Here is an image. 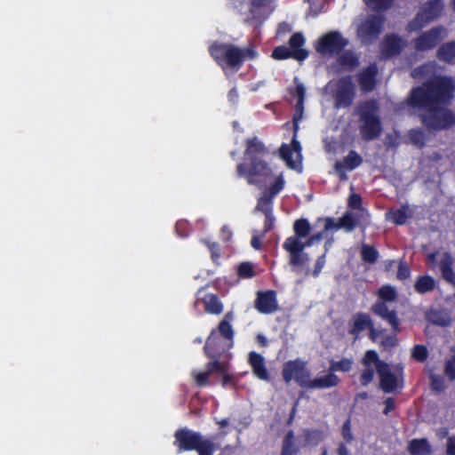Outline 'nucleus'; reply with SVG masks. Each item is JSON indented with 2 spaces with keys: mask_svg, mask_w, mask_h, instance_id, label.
<instances>
[{
  "mask_svg": "<svg viewBox=\"0 0 455 455\" xmlns=\"http://www.w3.org/2000/svg\"><path fill=\"white\" fill-rule=\"evenodd\" d=\"M266 148L256 138L247 141L244 162L237 168L240 175L247 178L250 183H265L270 187L259 199L257 209L266 214L267 229L274 220L270 214L271 201L284 186L283 173L275 172L265 162Z\"/></svg>",
  "mask_w": 455,
  "mask_h": 455,
  "instance_id": "obj_1",
  "label": "nucleus"
},
{
  "mask_svg": "<svg viewBox=\"0 0 455 455\" xmlns=\"http://www.w3.org/2000/svg\"><path fill=\"white\" fill-rule=\"evenodd\" d=\"M454 90L455 84L451 78L437 76L414 90L409 103L424 109L422 121L429 129L449 128L455 124V115L442 105L451 99Z\"/></svg>",
  "mask_w": 455,
  "mask_h": 455,
  "instance_id": "obj_2",
  "label": "nucleus"
},
{
  "mask_svg": "<svg viewBox=\"0 0 455 455\" xmlns=\"http://www.w3.org/2000/svg\"><path fill=\"white\" fill-rule=\"evenodd\" d=\"M323 222V231L315 234L308 237L311 230L309 222L307 220H296L293 224L294 234L285 239L283 248L288 253V262L291 270L297 274L309 275L308 264L310 258L305 248L309 247L315 242H319L323 237L325 232L330 229H339L343 228L348 231L352 230L358 220H355L354 212H350L345 214L339 221L334 223L331 219H325Z\"/></svg>",
  "mask_w": 455,
  "mask_h": 455,
  "instance_id": "obj_3",
  "label": "nucleus"
},
{
  "mask_svg": "<svg viewBox=\"0 0 455 455\" xmlns=\"http://www.w3.org/2000/svg\"><path fill=\"white\" fill-rule=\"evenodd\" d=\"M363 365L364 371L361 379L363 385L372 380L374 371H376L380 379V386L385 392H391L401 386L403 368L400 365L389 366L380 361L375 351L369 350L365 353Z\"/></svg>",
  "mask_w": 455,
  "mask_h": 455,
  "instance_id": "obj_4",
  "label": "nucleus"
},
{
  "mask_svg": "<svg viewBox=\"0 0 455 455\" xmlns=\"http://www.w3.org/2000/svg\"><path fill=\"white\" fill-rule=\"evenodd\" d=\"M212 56L222 66L226 74L236 70L244 57L254 58L256 53L251 49L239 50L228 44H213L211 49Z\"/></svg>",
  "mask_w": 455,
  "mask_h": 455,
  "instance_id": "obj_5",
  "label": "nucleus"
},
{
  "mask_svg": "<svg viewBox=\"0 0 455 455\" xmlns=\"http://www.w3.org/2000/svg\"><path fill=\"white\" fill-rule=\"evenodd\" d=\"M231 314H227L217 330L212 331L204 347L206 355L214 358L217 355L230 349L233 346V330L228 320Z\"/></svg>",
  "mask_w": 455,
  "mask_h": 455,
  "instance_id": "obj_6",
  "label": "nucleus"
},
{
  "mask_svg": "<svg viewBox=\"0 0 455 455\" xmlns=\"http://www.w3.org/2000/svg\"><path fill=\"white\" fill-rule=\"evenodd\" d=\"M175 444L180 451L196 450L199 455H212L216 450V445L208 439L188 429H181L175 434Z\"/></svg>",
  "mask_w": 455,
  "mask_h": 455,
  "instance_id": "obj_7",
  "label": "nucleus"
},
{
  "mask_svg": "<svg viewBox=\"0 0 455 455\" xmlns=\"http://www.w3.org/2000/svg\"><path fill=\"white\" fill-rule=\"evenodd\" d=\"M360 131L365 140H371L379 136L381 131L378 108L374 101L366 102L360 107Z\"/></svg>",
  "mask_w": 455,
  "mask_h": 455,
  "instance_id": "obj_8",
  "label": "nucleus"
},
{
  "mask_svg": "<svg viewBox=\"0 0 455 455\" xmlns=\"http://www.w3.org/2000/svg\"><path fill=\"white\" fill-rule=\"evenodd\" d=\"M326 91L332 97L336 108L348 107L354 98V85L348 77L331 81Z\"/></svg>",
  "mask_w": 455,
  "mask_h": 455,
  "instance_id": "obj_9",
  "label": "nucleus"
},
{
  "mask_svg": "<svg viewBox=\"0 0 455 455\" xmlns=\"http://www.w3.org/2000/svg\"><path fill=\"white\" fill-rule=\"evenodd\" d=\"M283 377L286 382L295 380L301 387H307L311 373L306 367V363L297 359L284 364Z\"/></svg>",
  "mask_w": 455,
  "mask_h": 455,
  "instance_id": "obj_10",
  "label": "nucleus"
},
{
  "mask_svg": "<svg viewBox=\"0 0 455 455\" xmlns=\"http://www.w3.org/2000/svg\"><path fill=\"white\" fill-rule=\"evenodd\" d=\"M443 9L441 0H432L424 4L420 12L413 21L409 24L410 30H417L424 27L427 22L437 18Z\"/></svg>",
  "mask_w": 455,
  "mask_h": 455,
  "instance_id": "obj_11",
  "label": "nucleus"
},
{
  "mask_svg": "<svg viewBox=\"0 0 455 455\" xmlns=\"http://www.w3.org/2000/svg\"><path fill=\"white\" fill-rule=\"evenodd\" d=\"M347 41L339 32H329L316 43L315 49L322 55H332L339 52Z\"/></svg>",
  "mask_w": 455,
  "mask_h": 455,
  "instance_id": "obj_12",
  "label": "nucleus"
},
{
  "mask_svg": "<svg viewBox=\"0 0 455 455\" xmlns=\"http://www.w3.org/2000/svg\"><path fill=\"white\" fill-rule=\"evenodd\" d=\"M228 364L224 361L212 360L208 364L206 371L194 370L191 372V376L194 381L198 386H206L208 384L209 375L212 372H219L224 374L223 384H227L230 377L226 374Z\"/></svg>",
  "mask_w": 455,
  "mask_h": 455,
  "instance_id": "obj_13",
  "label": "nucleus"
},
{
  "mask_svg": "<svg viewBox=\"0 0 455 455\" xmlns=\"http://www.w3.org/2000/svg\"><path fill=\"white\" fill-rule=\"evenodd\" d=\"M295 137L296 135H294L291 144L282 146L280 154L290 168L300 172L302 169L301 147Z\"/></svg>",
  "mask_w": 455,
  "mask_h": 455,
  "instance_id": "obj_14",
  "label": "nucleus"
},
{
  "mask_svg": "<svg viewBox=\"0 0 455 455\" xmlns=\"http://www.w3.org/2000/svg\"><path fill=\"white\" fill-rule=\"evenodd\" d=\"M381 20L378 16H373L361 20L357 25V36L363 43L371 42L376 38L380 32Z\"/></svg>",
  "mask_w": 455,
  "mask_h": 455,
  "instance_id": "obj_15",
  "label": "nucleus"
},
{
  "mask_svg": "<svg viewBox=\"0 0 455 455\" xmlns=\"http://www.w3.org/2000/svg\"><path fill=\"white\" fill-rule=\"evenodd\" d=\"M427 259L432 267H440L443 277L447 281L455 283V274L451 267L453 261L448 253L442 251L431 253L427 256Z\"/></svg>",
  "mask_w": 455,
  "mask_h": 455,
  "instance_id": "obj_16",
  "label": "nucleus"
},
{
  "mask_svg": "<svg viewBox=\"0 0 455 455\" xmlns=\"http://www.w3.org/2000/svg\"><path fill=\"white\" fill-rule=\"evenodd\" d=\"M351 326L349 332L357 337L362 331L366 329L370 330V338L373 341H377L379 338V332L372 326L370 317L367 315L358 314L355 315L351 320Z\"/></svg>",
  "mask_w": 455,
  "mask_h": 455,
  "instance_id": "obj_17",
  "label": "nucleus"
},
{
  "mask_svg": "<svg viewBox=\"0 0 455 455\" xmlns=\"http://www.w3.org/2000/svg\"><path fill=\"white\" fill-rule=\"evenodd\" d=\"M446 35L447 31L444 28H437L431 29L417 39L415 47L420 51L433 48Z\"/></svg>",
  "mask_w": 455,
  "mask_h": 455,
  "instance_id": "obj_18",
  "label": "nucleus"
},
{
  "mask_svg": "<svg viewBox=\"0 0 455 455\" xmlns=\"http://www.w3.org/2000/svg\"><path fill=\"white\" fill-rule=\"evenodd\" d=\"M362 161V157L357 153L351 151L343 161L338 162L335 165V171L339 179L346 180V172L355 169Z\"/></svg>",
  "mask_w": 455,
  "mask_h": 455,
  "instance_id": "obj_19",
  "label": "nucleus"
},
{
  "mask_svg": "<svg viewBox=\"0 0 455 455\" xmlns=\"http://www.w3.org/2000/svg\"><path fill=\"white\" fill-rule=\"evenodd\" d=\"M256 308L263 314L275 312L277 309L275 294L273 291L259 292Z\"/></svg>",
  "mask_w": 455,
  "mask_h": 455,
  "instance_id": "obj_20",
  "label": "nucleus"
},
{
  "mask_svg": "<svg viewBox=\"0 0 455 455\" xmlns=\"http://www.w3.org/2000/svg\"><path fill=\"white\" fill-rule=\"evenodd\" d=\"M249 363L254 375L261 380H268L269 375L266 367L265 359L256 352H251L249 355Z\"/></svg>",
  "mask_w": 455,
  "mask_h": 455,
  "instance_id": "obj_21",
  "label": "nucleus"
},
{
  "mask_svg": "<svg viewBox=\"0 0 455 455\" xmlns=\"http://www.w3.org/2000/svg\"><path fill=\"white\" fill-rule=\"evenodd\" d=\"M339 378L333 372H328L320 376L311 379L309 380L307 388H330L335 387L339 383Z\"/></svg>",
  "mask_w": 455,
  "mask_h": 455,
  "instance_id": "obj_22",
  "label": "nucleus"
},
{
  "mask_svg": "<svg viewBox=\"0 0 455 455\" xmlns=\"http://www.w3.org/2000/svg\"><path fill=\"white\" fill-rule=\"evenodd\" d=\"M305 44V38L300 33L294 34L290 41V50L291 58L298 60H303L307 57V52L302 48V46Z\"/></svg>",
  "mask_w": 455,
  "mask_h": 455,
  "instance_id": "obj_23",
  "label": "nucleus"
},
{
  "mask_svg": "<svg viewBox=\"0 0 455 455\" xmlns=\"http://www.w3.org/2000/svg\"><path fill=\"white\" fill-rule=\"evenodd\" d=\"M295 94L298 97V101L296 103V113L293 116L294 128L295 132L298 129V123L302 118L303 114V101L306 94V89L301 84H297L295 87Z\"/></svg>",
  "mask_w": 455,
  "mask_h": 455,
  "instance_id": "obj_24",
  "label": "nucleus"
},
{
  "mask_svg": "<svg viewBox=\"0 0 455 455\" xmlns=\"http://www.w3.org/2000/svg\"><path fill=\"white\" fill-rule=\"evenodd\" d=\"M403 46L402 40L395 36H388L386 37L382 44V52L389 57L397 53Z\"/></svg>",
  "mask_w": 455,
  "mask_h": 455,
  "instance_id": "obj_25",
  "label": "nucleus"
},
{
  "mask_svg": "<svg viewBox=\"0 0 455 455\" xmlns=\"http://www.w3.org/2000/svg\"><path fill=\"white\" fill-rule=\"evenodd\" d=\"M377 68L375 66H370L365 71H363L359 78L361 88L363 91H371L375 85L374 76L376 75Z\"/></svg>",
  "mask_w": 455,
  "mask_h": 455,
  "instance_id": "obj_26",
  "label": "nucleus"
},
{
  "mask_svg": "<svg viewBox=\"0 0 455 455\" xmlns=\"http://www.w3.org/2000/svg\"><path fill=\"white\" fill-rule=\"evenodd\" d=\"M409 451L412 455H428L431 448L426 439H415L410 442Z\"/></svg>",
  "mask_w": 455,
  "mask_h": 455,
  "instance_id": "obj_27",
  "label": "nucleus"
},
{
  "mask_svg": "<svg viewBox=\"0 0 455 455\" xmlns=\"http://www.w3.org/2000/svg\"><path fill=\"white\" fill-rule=\"evenodd\" d=\"M203 303L208 313L219 315L223 311V306L213 294H207L203 298Z\"/></svg>",
  "mask_w": 455,
  "mask_h": 455,
  "instance_id": "obj_28",
  "label": "nucleus"
},
{
  "mask_svg": "<svg viewBox=\"0 0 455 455\" xmlns=\"http://www.w3.org/2000/svg\"><path fill=\"white\" fill-rule=\"evenodd\" d=\"M411 216V212L408 207H402L401 209L390 211L387 213V219L396 225H403L407 219Z\"/></svg>",
  "mask_w": 455,
  "mask_h": 455,
  "instance_id": "obj_29",
  "label": "nucleus"
},
{
  "mask_svg": "<svg viewBox=\"0 0 455 455\" xmlns=\"http://www.w3.org/2000/svg\"><path fill=\"white\" fill-rule=\"evenodd\" d=\"M373 310L378 315L387 320L394 329L397 328L398 322L395 315V313L389 311L386 304H384L383 302L378 303L373 307Z\"/></svg>",
  "mask_w": 455,
  "mask_h": 455,
  "instance_id": "obj_30",
  "label": "nucleus"
},
{
  "mask_svg": "<svg viewBox=\"0 0 455 455\" xmlns=\"http://www.w3.org/2000/svg\"><path fill=\"white\" fill-rule=\"evenodd\" d=\"M438 57L445 62L455 63V43L442 45L438 50Z\"/></svg>",
  "mask_w": 455,
  "mask_h": 455,
  "instance_id": "obj_31",
  "label": "nucleus"
},
{
  "mask_svg": "<svg viewBox=\"0 0 455 455\" xmlns=\"http://www.w3.org/2000/svg\"><path fill=\"white\" fill-rule=\"evenodd\" d=\"M435 280L430 276L425 275L418 279L415 283V289L420 293L432 291L435 288Z\"/></svg>",
  "mask_w": 455,
  "mask_h": 455,
  "instance_id": "obj_32",
  "label": "nucleus"
},
{
  "mask_svg": "<svg viewBox=\"0 0 455 455\" xmlns=\"http://www.w3.org/2000/svg\"><path fill=\"white\" fill-rule=\"evenodd\" d=\"M379 295L384 301H393L396 297V292L393 287L387 285L379 289Z\"/></svg>",
  "mask_w": 455,
  "mask_h": 455,
  "instance_id": "obj_33",
  "label": "nucleus"
},
{
  "mask_svg": "<svg viewBox=\"0 0 455 455\" xmlns=\"http://www.w3.org/2000/svg\"><path fill=\"white\" fill-rule=\"evenodd\" d=\"M353 362L349 359H343L339 362H332L331 364V371H348L352 368Z\"/></svg>",
  "mask_w": 455,
  "mask_h": 455,
  "instance_id": "obj_34",
  "label": "nucleus"
},
{
  "mask_svg": "<svg viewBox=\"0 0 455 455\" xmlns=\"http://www.w3.org/2000/svg\"><path fill=\"white\" fill-rule=\"evenodd\" d=\"M361 253L363 260L370 263L374 262L378 257L377 251L374 248L368 245L363 246Z\"/></svg>",
  "mask_w": 455,
  "mask_h": 455,
  "instance_id": "obj_35",
  "label": "nucleus"
},
{
  "mask_svg": "<svg viewBox=\"0 0 455 455\" xmlns=\"http://www.w3.org/2000/svg\"><path fill=\"white\" fill-rule=\"evenodd\" d=\"M293 435L291 433L287 434L283 441V447L282 455H295L296 450L293 447Z\"/></svg>",
  "mask_w": 455,
  "mask_h": 455,
  "instance_id": "obj_36",
  "label": "nucleus"
},
{
  "mask_svg": "<svg viewBox=\"0 0 455 455\" xmlns=\"http://www.w3.org/2000/svg\"><path fill=\"white\" fill-rule=\"evenodd\" d=\"M361 197L358 195L353 194L349 197L348 205L350 208L359 211L361 212L362 217H367L368 214L361 209Z\"/></svg>",
  "mask_w": 455,
  "mask_h": 455,
  "instance_id": "obj_37",
  "label": "nucleus"
},
{
  "mask_svg": "<svg viewBox=\"0 0 455 455\" xmlns=\"http://www.w3.org/2000/svg\"><path fill=\"white\" fill-rule=\"evenodd\" d=\"M272 57L275 60H283L291 57L290 48L285 46L276 47L272 53Z\"/></svg>",
  "mask_w": 455,
  "mask_h": 455,
  "instance_id": "obj_38",
  "label": "nucleus"
},
{
  "mask_svg": "<svg viewBox=\"0 0 455 455\" xmlns=\"http://www.w3.org/2000/svg\"><path fill=\"white\" fill-rule=\"evenodd\" d=\"M366 4L372 9H386L387 8L392 0H364Z\"/></svg>",
  "mask_w": 455,
  "mask_h": 455,
  "instance_id": "obj_39",
  "label": "nucleus"
},
{
  "mask_svg": "<svg viewBox=\"0 0 455 455\" xmlns=\"http://www.w3.org/2000/svg\"><path fill=\"white\" fill-rule=\"evenodd\" d=\"M410 140L416 146H422L424 144V134L419 130H412L409 133Z\"/></svg>",
  "mask_w": 455,
  "mask_h": 455,
  "instance_id": "obj_40",
  "label": "nucleus"
},
{
  "mask_svg": "<svg viewBox=\"0 0 455 455\" xmlns=\"http://www.w3.org/2000/svg\"><path fill=\"white\" fill-rule=\"evenodd\" d=\"M238 274L240 276L248 278L254 275L252 265L250 263H242L238 267Z\"/></svg>",
  "mask_w": 455,
  "mask_h": 455,
  "instance_id": "obj_41",
  "label": "nucleus"
},
{
  "mask_svg": "<svg viewBox=\"0 0 455 455\" xmlns=\"http://www.w3.org/2000/svg\"><path fill=\"white\" fill-rule=\"evenodd\" d=\"M412 357L419 362H423L427 357V351L424 346L418 345L412 351Z\"/></svg>",
  "mask_w": 455,
  "mask_h": 455,
  "instance_id": "obj_42",
  "label": "nucleus"
},
{
  "mask_svg": "<svg viewBox=\"0 0 455 455\" xmlns=\"http://www.w3.org/2000/svg\"><path fill=\"white\" fill-rule=\"evenodd\" d=\"M445 375L451 381L455 379V355L451 361L447 363L445 367Z\"/></svg>",
  "mask_w": 455,
  "mask_h": 455,
  "instance_id": "obj_43",
  "label": "nucleus"
},
{
  "mask_svg": "<svg viewBox=\"0 0 455 455\" xmlns=\"http://www.w3.org/2000/svg\"><path fill=\"white\" fill-rule=\"evenodd\" d=\"M341 64L345 67H352L356 64V59L351 52H347L341 57Z\"/></svg>",
  "mask_w": 455,
  "mask_h": 455,
  "instance_id": "obj_44",
  "label": "nucleus"
},
{
  "mask_svg": "<svg viewBox=\"0 0 455 455\" xmlns=\"http://www.w3.org/2000/svg\"><path fill=\"white\" fill-rule=\"evenodd\" d=\"M325 265V256L324 254H323L322 256H320L315 264V268H314V271H313V275L315 276H317L320 272L322 271L323 266Z\"/></svg>",
  "mask_w": 455,
  "mask_h": 455,
  "instance_id": "obj_45",
  "label": "nucleus"
},
{
  "mask_svg": "<svg viewBox=\"0 0 455 455\" xmlns=\"http://www.w3.org/2000/svg\"><path fill=\"white\" fill-rule=\"evenodd\" d=\"M409 275H410V269H409L408 266L401 263L399 265L397 277L401 280H403V279L408 278Z\"/></svg>",
  "mask_w": 455,
  "mask_h": 455,
  "instance_id": "obj_46",
  "label": "nucleus"
},
{
  "mask_svg": "<svg viewBox=\"0 0 455 455\" xmlns=\"http://www.w3.org/2000/svg\"><path fill=\"white\" fill-rule=\"evenodd\" d=\"M446 455H455V435L450 436L447 440Z\"/></svg>",
  "mask_w": 455,
  "mask_h": 455,
  "instance_id": "obj_47",
  "label": "nucleus"
},
{
  "mask_svg": "<svg viewBox=\"0 0 455 455\" xmlns=\"http://www.w3.org/2000/svg\"><path fill=\"white\" fill-rule=\"evenodd\" d=\"M432 387L436 391H441L445 388L443 380L439 377H432Z\"/></svg>",
  "mask_w": 455,
  "mask_h": 455,
  "instance_id": "obj_48",
  "label": "nucleus"
},
{
  "mask_svg": "<svg viewBox=\"0 0 455 455\" xmlns=\"http://www.w3.org/2000/svg\"><path fill=\"white\" fill-rule=\"evenodd\" d=\"M232 236V230L229 227L224 226L221 228V237L224 241H228Z\"/></svg>",
  "mask_w": 455,
  "mask_h": 455,
  "instance_id": "obj_49",
  "label": "nucleus"
},
{
  "mask_svg": "<svg viewBox=\"0 0 455 455\" xmlns=\"http://www.w3.org/2000/svg\"><path fill=\"white\" fill-rule=\"evenodd\" d=\"M385 347H391L396 344V339L394 336H389L381 341Z\"/></svg>",
  "mask_w": 455,
  "mask_h": 455,
  "instance_id": "obj_50",
  "label": "nucleus"
},
{
  "mask_svg": "<svg viewBox=\"0 0 455 455\" xmlns=\"http://www.w3.org/2000/svg\"><path fill=\"white\" fill-rule=\"evenodd\" d=\"M430 68H431L430 65L422 67L419 70H415L413 72V76L419 77L421 76H425L430 70Z\"/></svg>",
  "mask_w": 455,
  "mask_h": 455,
  "instance_id": "obj_51",
  "label": "nucleus"
},
{
  "mask_svg": "<svg viewBox=\"0 0 455 455\" xmlns=\"http://www.w3.org/2000/svg\"><path fill=\"white\" fill-rule=\"evenodd\" d=\"M307 438V444H315L318 442L319 435L316 432L308 433Z\"/></svg>",
  "mask_w": 455,
  "mask_h": 455,
  "instance_id": "obj_52",
  "label": "nucleus"
},
{
  "mask_svg": "<svg viewBox=\"0 0 455 455\" xmlns=\"http://www.w3.org/2000/svg\"><path fill=\"white\" fill-rule=\"evenodd\" d=\"M395 408V403L392 399L388 398L385 401L384 413L388 414Z\"/></svg>",
  "mask_w": 455,
  "mask_h": 455,
  "instance_id": "obj_53",
  "label": "nucleus"
},
{
  "mask_svg": "<svg viewBox=\"0 0 455 455\" xmlns=\"http://www.w3.org/2000/svg\"><path fill=\"white\" fill-rule=\"evenodd\" d=\"M209 249L212 251V259L214 261H216L218 259V258H219V256L217 255V252H216L217 245L215 243L209 244Z\"/></svg>",
  "mask_w": 455,
  "mask_h": 455,
  "instance_id": "obj_54",
  "label": "nucleus"
},
{
  "mask_svg": "<svg viewBox=\"0 0 455 455\" xmlns=\"http://www.w3.org/2000/svg\"><path fill=\"white\" fill-rule=\"evenodd\" d=\"M251 246L255 249H259L260 247V242L258 236L253 235L251 239Z\"/></svg>",
  "mask_w": 455,
  "mask_h": 455,
  "instance_id": "obj_55",
  "label": "nucleus"
},
{
  "mask_svg": "<svg viewBox=\"0 0 455 455\" xmlns=\"http://www.w3.org/2000/svg\"><path fill=\"white\" fill-rule=\"evenodd\" d=\"M257 341L261 346H266L267 344V339L263 335H258L257 336Z\"/></svg>",
  "mask_w": 455,
  "mask_h": 455,
  "instance_id": "obj_56",
  "label": "nucleus"
},
{
  "mask_svg": "<svg viewBox=\"0 0 455 455\" xmlns=\"http://www.w3.org/2000/svg\"><path fill=\"white\" fill-rule=\"evenodd\" d=\"M267 0H251V3L253 6H260L265 4Z\"/></svg>",
  "mask_w": 455,
  "mask_h": 455,
  "instance_id": "obj_57",
  "label": "nucleus"
},
{
  "mask_svg": "<svg viewBox=\"0 0 455 455\" xmlns=\"http://www.w3.org/2000/svg\"><path fill=\"white\" fill-rule=\"evenodd\" d=\"M339 455H348V451L345 446L341 445L339 448Z\"/></svg>",
  "mask_w": 455,
  "mask_h": 455,
  "instance_id": "obj_58",
  "label": "nucleus"
},
{
  "mask_svg": "<svg viewBox=\"0 0 455 455\" xmlns=\"http://www.w3.org/2000/svg\"><path fill=\"white\" fill-rule=\"evenodd\" d=\"M235 97H237V93H236V92H235V90H232V91L229 92V98L233 100V99H234V98H235Z\"/></svg>",
  "mask_w": 455,
  "mask_h": 455,
  "instance_id": "obj_59",
  "label": "nucleus"
},
{
  "mask_svg": "<svg viewBox=\"0 0 455 455\" xmlns=\"http://www.w3.org/2000/svg\"><path fill=\"white\" fill-rule=\"evenodd\" d=\"M218 424L222 427L227 426L228 424V422L227 419H223L221 421H219Z\"/></svg>",
  "mask_w": 455,
  "mask_h": 455,
  "instance_id": "obj_60",
  "label": "nucleus"
},
{
  "mask_svg": "<svg viewBox=\"0 0 455 455\" xmlns=\"http://www.w3.org/2000/svg\"><path fill=\"white\" fill-rule=\"evenodd\" d=\"M450 323H451V320H449V319H448V320H446V321H442V322H440L439 323H440V324H442V325H447V324H449Z\"/></svg>",
  "mask_w": 455,
  "mask_h": 455,
  "instance_id": "obj_61",
  "label": "nucleus"
},
{
  "mask_svg": "<svg viewBox=\"0 0 455 455\" xmlns=\"http://www.w3.org/2000/svg\"><path fill=\"white\" fill-rule=\"evenodd\" d=\"M343 432H344V435L346 436L347 435L346 428L343 429Z\"/></svg>",
  "mask_w": 455,
  "mask_h": 455,
  "instance_id": "obj_62",
  "label": "nucleus"
},
{
  "mask_svg": "<svg viewBox=\"0 0 455 455\" xmlns=\"http://www.w3.org/2000/svg\"><path fill=\"white\" fill-rule=\"evenodd\" d=\"M453 8L455 10V0H453Z\"/></svg>",
  "mask_w": 455,
  "mask_h": 455,
  "instance_id": "obj_63",
  "label": "nucleus"
}]
</instances>
